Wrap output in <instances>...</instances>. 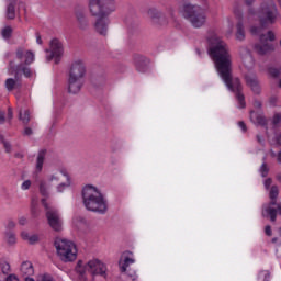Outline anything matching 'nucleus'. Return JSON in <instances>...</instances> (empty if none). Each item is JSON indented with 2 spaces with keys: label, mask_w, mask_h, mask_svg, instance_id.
Masks as SVG:
<instances>
[{
  "label": "nucleus",
  "mask_w": 281,
  "mask_h": 281,
  "mask_svg": "<svg viewBox=\"0 0 281 281\" xmlns=\"http://www.w3.org/2000/svg\"><path fill=\"white\" fill-rule=\"evenodd\" d=\"M42 204L46 210V218L49 227L54 232H63V217H60V213L58 212V210L54 209L53 206H49L45 199L42 200Z\"/></svg>",
  "instance_id": "9b49d317"
},
{
  "label": "nucleus",
  "mask_w": 281,
  "mask_h": 281,
  "mask_svg": "<svg viewBox=\"0 0 281 281\" xmlns=\"http://www.w3.org/2000/svg\"><path fill=\"white\" fill-rule=\"evenodd\" d=\"M20 120L23 122V124L30 123V111L27 110H21L20 111Z\"/></svg>",
  "instance_id": "7c9ffc66"
},
{
  "label": "nucleus",
  "mask_w": 281,
  "mask_h": 281,
  "mask_svg": "<svg viewBox=\"0 0 281 281\" xmlns=\"http://www.w3.org/2000/svg\"><path fill=\"white\" fill-rule=\"evenodd\" d=\"M21 273L23 276H32L34 273V266H32V262L30 261H24L21 265Z\"/></svg>",
  "instance_id": "393cba45"
},
{
  "label": "nucleus",
  "mask_w": 281,
  "mask_h": 281,
  "mask_svg": "<svg viewBox=\"0 0 281 281\" xmlns=\"http://www.w3.org/2000/svg\"><path fill=\"white\" fill-rule=\"evenodd\" d=\"M134 65L136 69H150L153 61L144 55H134Z\"/></svg>",
  "instance_id": "a211bd4d"
},
{
  "label": "nucleus",
  "mask_w": 281,
  "mask_h": 281,
  "mask_svg": "<svg viewBox=\"0 0 281 281\" xmlns=\"http://www.w3.org/2000/svg\"><path fill=\"white\" fill-rule=\"evenodd\" d=\"M261 30H262L261 27L252 26V27L250 29V32H251V34H254V35L256 36V35H258V34H260Z\"/></svg>",
  "instance_id": "ea45409f"
},
{
  "label": "nucleus",
  "mask_w": 281,
  "mask_h": 281,
  "mask_svg": "<svg viewBox=\"0 0 281 281\" xmlns=\"http://www.w3.org/2000/svg\"><path fill=\"white\" fill-rule=\"evenodd\" d=\"M76 272L81 280H87V273H90L92 278H95V276H103L105 278L106 266L99 259H91L88 262L79 260L76 266Z\"/></svg>",
  "instance_id": "20e7f679"
},
{
  "label": "nucleus",
  "mask_w": 281,
  "mask_h": 281,
  "mask_svg": "<svg viewBox=\"0 0 281 281\" xmlns=\"http://www.w3.org/2000/svg\"><path fill=\"white\" fill-rule=\"evenodd\" d=\"M239 128H241L243 133H247V125H245V122L240 121L238 123Z\"/></svg>",
  "instance_id": "37998d69"
},
{
  "label": "nucleus",
  "mask_w": 281,
  "mask_h": 281,
  "mask_svg": "<svg viewBox=\"0 0 281 281\" xmlns=\"http://www.w3.org/2000/svg\"><path fill=\"white\" fill-rule=\"evenodd\" d=\"M55 249L58 258H60L63 262H74V260L78 258V248L76 244L69 239H55Z\"/></svg>",
  "instance_id": "423d86ee"
},
{
  "label": "nucleus",
  "mask_w": 281,
  "mask_h": 281,
  "mask_svg": "<svg viewBox=\"0 0 281 281\" xmlns=\"http://www.w3.org/2000/svg\"><path fill=\"white\" fill-rule=\"evenodd\" d=\"M75 19L78 30L85 31L89 30V18H87V12L85 7L77 5L75 8Z\"/></svg>",
  "instance_id": "2eb2a0df"
},
{
  "label": "nucleus",
  "mask_w": 281,
  "mask_h": 281,
  "mask_svg": "<svg viewBox=\"0 0 281 281\" xmlns=\"http://www.w3.org/2000/svg\"><path fill=\"white\" fill-rule=\"evenodd\" d=\"M24 135H32V128L25 127Z\"/></svg>",
  "instance_id": "603ef678"
},
{
  "label": "nucleus",
  "mask_w": 281,
  "mask_h": 281,
  "mask_svg": "<svg viewBox=\"0 0 281 281\" xmlns=\"http://www.w3.org/2000/svg\"><path fill=\"white\" fill-rule=\"evenodd\" d=\"M19 86V83L16 82V80L9 78L5 81V87L9 91H14V89H16V87Z\"/></svg>",
  "instance_id": "2f4dec72"
},
{
  "label": "nucleus",
  "mask_w": 281,
  "mask_h": 281,
  "mask_svg": "<svg viewBox=\"0 0 281 281\" xmlns=\"http://www.w3.org/2000/svg\"><path fill=\"white\" fill-rule=\"evenodd\" d=\"M265 232L267 236H271V226H266Z\"/></svg>",
  "instance_id": "09e8293b"
},
{
  "label": "nucleus",
  "mask_w": 281,
  "mask_h": 281,
  "mask_svg": "<svg viewBox=\"0 0 281 281\" xmlns=\"http://www.w3.org/2000/svg\"><path fill=\"white\" fill-rule=\"evenodd\" d=\"M263 184H265V188L269 190V188L271 187V179H267Z\"/></svg>",
  "instance_id": "de8ad7c7"
},
{
  "label": "nucleus",
  "mask_w": 281,
  "mask_h": 281,
  "mask_svg": "<svg viewBox=\"0 0 281 281\" xmlns=\"http://www.w3.org/2000/svg\"><path fill=\"white\" fill-rule=\"evenodd\" d=\"M8 281H19V277H16L15 274H10L8 278H7Z\"/></svg>",
  "instance_id": "a18cd8bd"
},
{
  "label": "nucleus",
  "mask_w": 281,
  "mask_h": 281,
  "mask_svg": "<svg viewBox=\"0 0 281 281\" xmlns=\"http://www.w3.org/2000/svg\"><path fill=\"white\" fill-rule=\"evenodd\" d=\"M247 5H251L254 3V0H246Z\"/></svg>",
  "instance_id": "bf43d9fd"
},
{
  "label": "nucleus",
  "mask_w": 281,
  "mask_h": 281,
  "mask_svg": "<svg viewBox=\"0 0 281 281\" xmlns=\"http://www.w3.org/2000/svg\"><path fill=\"white\" fill-rule=\"evenodd\" d=\"M82 201L86 210L95 212L97 214H106L109 210V201L100 189L91 184H87L82 189Z\"/></svg>",
  "instance_id": "7ed1b4c3"
},
{
  "label": "nucleus",
  "mask_w": 281,
  "mask_h": 281,
  "mask_svg": "<svg viewBox=\"0 0 281 281\" xmlns=\"http://www.w3.org/2000/svg\"><path fill=\"white\" fill-rule=\"evenodd\" d=\"M269 278H271V274L267 270H262L258 274V281H269Z\"/></svg>",
  "instance_id": "473e14b6"
},
{
  "label": "nucleus",
  "mask_w": 281,
  "mask_h": 281,
  "mask_svg": "<svg viewBox=\"0 0 281 281\" xmlns=\"http://www.w3.org/2000/svg\"><path fill=\"white\" fill-rule=\"evenodd\" d=\"M1 269H2V273H4V274L10 273V263H8V262H2V263H1Z\"/></svg>",
  "instance_id": "c9c22d12"
},
{
  "label": "nucleus",
  "mask_w": 281,
  "mask_h": 281,
  "mask_svg": "<svg viewBox=\"0 0 281 281\" xmlns=\"http://www.w3.org/2000/svg\"><path fill=\"white\" fill-rule=\"evenodd\" d=\"M273 124H280L281 123V115L276 114L272 119Z\"/></svg>",
  "instance_id": "79ce46f5"
},
{
  "label": "nucleus",
  "mask_w": 281,
  "mask_h": 281,
  "mask_svg": "<svg viewBox=\"0 0 281 281\" xmlns=\"http://www.w3.org/2000/svg\"><path fill=\"white\" fill-rule=\"evenodd\" d=\"M260 173H261V177H267V175H269V168H267L266 164L261 165Z\"/></svg>",
  "instance_id": "e433bc0d"
},
{
  "label": "nucleus",
  "mask_w": 281,
  "mask_h": 281,
  "mask_svg": "<svg viewBox=\"0 0 281 281\" xmlns=\"http://www.w3.org/2000/svg\"><path fill=\"white\" fill-rule=\"evenodd\" d=\"M128 277H130L131 280H133V281L137 280V273H135V272L128 273Z\"/></svg>",
  "instance_id": "8fccbe9b"
},
{
  "label": "nucleus",
  "mask_w": 281,
  "mask_h": 281,
  "mask_svg": "<svg viewBox=\"0 0 281 281\" xmlns=\"http://www.w3.org/2000/svg\"><path fill=\"white\" fill-rule=\"evenodd\" d=\"M271 77H272V78H278V72H276V71H274V72H271Z\"/></svg>",
  "instance_id": "052dcab7"
},
{
  "label": "nucleus",
  "mask_w": 281,
  "mask_h": 281,
  "mask_svg": "<svg viewBox=\"0 0 281 281\" xmlns=\"http://www.w3.org/2000/svg\"><path fill=\"white\" fill-rule=\"evenodd\" d=\"M278 16V9L276 8V3L270 2L269 4H262L261 11L259 13V21L261 23V27H267L276 23V18Z\"/></svg>",
  "instance_id": "f8f14e48"
},
{
  "label": "nucleus",
  "mask_w": 281,
  "mask_h": 281,
  "mask_svg": "<svg viewBox=\"0 0 281 281\" xmlns=\"http://www.w3.org/2000/svg\"><path fill=\"white\" fill-rule=\"evenodd\" d=\"M246 83L250 87L251 91L257 95L260 93V83L258 82V78L256 76H246Z\"/></svg>",
  "instance_id": "412c9836"
},
{
  "label": "nucleus",
  "mask_w": 281,
  "mask_h": 281,
  "mask_svg": "<svg viewBox=\"0 0 281 281\" xmlns=\"http://www.w3.org/2000/svg\"><path fill=\"white\" fill-rule=\"evenodd\" d=\"M5 18L9 21H13V19H16V3L7 2Z\"/></svg>",
  "instance_id": "4be33fe9"
},
{
  "label": "nucleus",
  "mask_w": 281,
  "mask_h": 281,
  "mask_svg": "<svg viewBox=\"0 0 281 281\" xmlns=\"http://www.w3.org/2000/svg\"><path fill=\"white\" fill-rule=\"evenodd\" d=\"M279 234H280V236H281V228L279 229Z\"/></svg>",
  "instance_id": "774afa93"
},
{
  "label": "nucleus",
  "mask_w": 281,
  "mask_h": 281,
  "mask_svg": "<svg viewBox=\"0 0 281 281\" xmlns=\"http://www.w3.org/2000/svg\"><path fill=\"white\" fill-rule=\"evenodd\" d=\"M7 3H16L18 0H5Z\"/></svg>",
  "instance_id": "680f3d73"
},
{
  "label": "nucleus",
  "mask_w": 281,
  "mask_h": 281,
  "mask_svg": "<svg viewBox=\"0 0 281 281\" xmlns=\"http://www.w3.org/2000/svg\"><path fill=\"white\" fill-rule=\"evenodd\" d=\"M182 14L184 19L191 23L193 27H203L207 21V16L205 15V11L199 5L193 4H183Z\"/></svg>",
  "instance_id": "0eeeda50"
},
{
  "label": "nucleus",
  "mask_w": 281,
  "mask_h": 281,
  "mask_svg": "<svg viewBox=\"0 0 281 281\" xmlns=\"http://www.w3.org/2000/svg\"><path fill=\"white\" fill-rule=\"evenodd\" d=\"M196 54H199V56H201V50H200V49H196Z\"/></svg>",
  "instance_id": "69168bd1"
},
{
  "label": "nucleus",
  "mask_w": 281,
  "mask_h": 281,
  "mask_svg": "<svg viewBox=\"0 0 281 281\" xmlns=\"http://www.w3.org/2000/svg\"><path fill=\"white\" fill-rule=\"evenodd\" d=\"M45 52L46 63H52L54 60L55 65H59L65 54V47L63 46V42H60V40L53 38L49 42V48H47Z\"/></svg>",
  "instance_id": "9d476101"
},
{
  "label": "nucleus",
  "mask_w": 281,
  "mask_h": 281,
  "mask_svg": "<svg viewBox=\"0 0 281 281\" xmlns=\"http://www.w3.org/2000/svg\"><path fill=\"white\" fill-rule=\"evenodd\" d=\"M69 186H71V178L68 176L56 187V191L59 193L65 192Z\"/></svg>",
  "instance_id": "bb28decb"
},
{
  "label": "nucleus",
  "mask_w": 281,
  "mask_h": 281,
  "mask_svg": "<svg viewBox=\"0 0 281 281\" xmlns=\"http://www.w3.org/2000/svg\"><path fill=\"white\" fill-rule=\"evenodd\" d=\"M19 225H27V218L22 216L19 218Z\"/></svg>",
  "instance_id": "c03bdc74"
},
{
  "label": "nucleus",
  "mask_w": 281,
  "mask_h": 281,
  "mask_svg": "<svg viewBox=\"0 0 281 281\" xmlns=\"http://www.w3.org/2000/svg\"><path fill=\"white\" fill-rule=\"evenodd\" d=\"M12 26H4L1 31L2 34V38H4L5 41H8L9 38H12Z\"/></svg>",
  "instance_id": "c756f323"
},
{
  "label": "nucleus",
  "mask_w": 281,
  "mask_h": 281,
  "mask_svg": "<svg viewBox=\"0 0 281 281\" xmlns=\"http://www.w3.org/2000/svg\"><path fill=\"white\" fill-rule=\"evenodd\" d=\"M279 190L278 187L273 186L270 189V203L269 206L265 207L262 211V216H269L272 223H276L278 214L281 216V203H278Z\"/></svg>",
  "instance_id": "1a4fd4ad"
},
{
  "label": "nucleus",
  "mask_w": 281,
  "mask_h": 281,
  "mask_svg": "<svg viewBox=\"0 0 281 281\" xmlns=\"http://www.w3.org/2000/svg\"><path fill=\"white\" fill-rule=\"evenodd\" d=\"M135 258L133 257V252H124L121 257V260L119 261L120 270L122 273H126V270L131 265H134Z\"/></svg>",
  "instance_id": "f3484780"
},
{
  "label": "nucleus",
  "mask_w": 281,
  "mask_h": 281,
  "mask_svg": "<svg viewBox=\"0 0 281 281\" xmlns=\"http://www.w3.org/2000/svg\"><path fill=\"white\" fill-rule=\"evenodd\" d=\"M5 240L8 245H16V234L14 232H7L5 233Z\"/></svg>",
  "instance_id": "c85d7f7f"
},
{
  "label": "nucleus",
  "mask_w": 281,
  "mask_h": 281,
  "mask_svg": "<svg viewBox=\"0 0 281 281\" xmlns=\"http://www.w3.org/2000/svg\"><path fill=\"white\" fill-rule=\"evenodd\" d=\"M250 120L254 122V124H258L260 126H265V124H267V119L256 112L250 113Z\"/></svg>",
  "instance_id": "b1692460"
},
{
  "label": "nucleus",
  "mask_w": 281,
  "mask_h": 281,
  "mask_svg": "<svg viewBox=\"0 0 281 281\" xmlns=\"http://www.w3.org/2000/svg\"><path fill=\"white\" fill-rule=\"evenodd\" d=\"M31 186H32V181L25 180V181L21 184V190H30Z\"/></svg>",
  "instance_id": "4c0bfd02"
},
{
  "label": "nucleus",
  "mask_w": 281,
  "mask_h": 281,
  "mask_svg": "<svg viewBox=\"0 0 281 281\" xmlns=\"http://www.w3.org/2000/svg\"><path fill=\"white\" fill-rule=\"evenodd\" d=\"M85 85V72L82 71H71L68 78V92L76 95L80 93V89Z\"/></svg>",
  "instance_id": "4468645a"
},
{
  "label": "nucleus",
  "mask_w": 281,
  "mask_h": 281,
  "mask_svg": "<svg viewBox=\"0 0 281 281\" xmlns=\"http://www.w3.org/2000/svg\"><path fill=\"white\" fill-rule=\"evenodd\" d=\"M235 36L237 41H243L245 38V26L243 25V22H239L237 24V31Z\"/></svg>",
  "instance_id": "cd10ccee"
},
{
  "label": "nucleus",
  "mask_w": 281,
  "mask_h": 281,
  "mask_svg": "<svg viewBox=\"0 0 281 281\" xmlns=\"http://www.w3.org/2000/svg\"><path fill=\"white\" fill-rule=\"evenodd\" d=\"M257 139H258V142L261 144L262 138H261L259 135L257 136Z\"/></svg>",
  "instance_id": "e2e57ef3"
},
{
  "label": "nucleus",
  "mask_w": 281,
  "mask_h": 281,
  "mask_svg": "<svg viewBox=\"0 0 281 281\" xmlns=\"http://www.w3.org/2000/svg\"><path fill=\"white\" fill-rule=\"evenodd\" d=\"M279 87L281 88V79H280V81H279Z\"/></svg>",
  "instance_id": "338daca9"
},
{
  "label": "nucleus",
  "mask_w": 281,
  "mask_h": 281,
  "mask_svg": "<svg viewBox=\"0 0 281 281\" xmlns=\"http://www.w3.org/2000/svg\"><path fill=\"white\" fill-rule=\"evenodd\" d=\"M277 179H278V181L281 182V173H279V175L277 176Z\"/></svg>",
  "instance_id": "0e129e2a"
},
{
  "label": "nucleus",
  "mask_w": 281,
  "mask_h": 281,
  "mask_svg": "<svg viewBox=\"0 0 281 281\" xmlns=\"http://www.w3.org/2000/svg\"><path fill=\"white\" fill-rule=\"evenodd\" d=\"M87 63L82 59H76L70 66V71H87Z\"/></svg>",
  "instance_id": "5701e85b"
},
{
  "label": "nucleus",
  "mask_w": 281,
  "mask_h": 281,
  "mask_svg": "<svg viewBox=\"0 0 281 281\" xmlns=\"http://www.w3.org/2000/svg\"><path fill=\"white\" fill-rule=\"evenodd\" d=\"M15 58L20 61L16 63V60H11L9 63V69H11V71H31L32 68H30V65H33L36 60V53L23 47H18L15 49Z\"/></svg>",
  "instance_id": "39448f33"
},
{
  "label": "nucleus",
  "mask_w": 281,
  "mask_h": 281,
  "mask_svg": "<svg viewBox=\"0 0 281 281\" xmlns=\"http://www.w3.org/2000/svg\"><path fill=\"white\" fill-rule=\"evenodd\" d=\"M36 44L43 45V40L41 38V34L36 33Z\"/></svg>",
  "instance_id": "49530a36"
},
{
  "label": "nucleus",
  "mask_w": 281,
  "mask_h": 281,
  "mask_svg": "<svg viewBox=\"0 0 281 281\" xmlns=\"http://www.w3.org/2000/svg\"><path fill=\"white\" fill-rule=\"evenodd\" d=\"M5 122V113H0V124Z\"/></svg>",
  "instance_id": "3c124183"
},
{
  "label": "nucleus",
  "mask_w": 281,
  "mask_h": 281,
  "mask_svg": "<svg viewBox=\"0 0 281 281\" xmlns=\"http://www.w3.org/2000/svg\"><path fill=\"white\" fill-rule=\"evenodd\" d=\"M276 102H278V98L277 97H272L270 99V103L276 104Z\"/></svg>",
  "instance_id": "5fc2aeb1"
},
{
  "label": "nucleus",
  "mask_w": 281,
  "mask_h": 281,
  "mask_svg": "<svg viewBox=\"0 0 281 281\" xmlns=\"http://www.w3.org/2000/svg\"><path fill=\"white\" fill-rule=\"evenodd\" d=\"M147 16L150 19L153 25H164V23H166V16L164 13L155 8L147 10Z\"/></svg>",
  "instance_id": "dca6fc26"
},
{
  "label": "nucleus",
  "mask_w": 281,
  "mask_h": 281,
  "mask_svg": "<svg viewBox=\"0 0 281 281\" xmlns=\"http://www.w3.org/2000/svg\"><path fill=\"white\" fill-rule=\"evenodd\" d=\"M8 117H9V120H12V109L8 110Z\"/></svg>",
  "instance_id": "6e6d98bb"
},
{
  "label": "nucleus",
  "mask_w": 281,
  "mask_h": 281,
  "mask_svg": "<svg viewBox=\"0 0 281 281\" xmlns=\"http://www.w3.org/2000/svg\"><path fill=\"white\" fill-rule=\"evenodd\" d=\"M220 78H222L223 82L226 85L229 91H234L236 93V99L238 101V108L245 109V94L240 93L243 90V86H240V79L232 76L231 71H220Z\"/></svg>",
  "instance_id": "6e6552de"
},
{
  "label": "nucleus",
  "mask_w": 281,
  "mask_h": 281,
  "mask_svg": "<svg viewBox=\"0 0 281 281\" xmlns=\"http://www.w3.org/2000/svg\"><path fill=\"white\" fill-rule=\"evenodd\" d=\"M277 159H278V162L281 164V151H279Z\"/></svg>",
  "instance_id": "4d7b16f0"
},
{
  "label": "nucleus",
  "mask_w": 281,
  "mask_h": 281,
  "mask_svg": "<svg viewBox=\"0 0 281 281\" xmlns=\"http://www.w3.org/2000/svg\"><path fill=\"white\" fill-rule=\"evenodd\" d=\"M75 225L77 227H82L85 225H87V220H85V217H78L76 221H75Z\"/></svg>",
  "instance_id": "f704fd0d"
},
{
  "label": "nucleus",
  "mask_w": 281,
  "mask_h": 281,
  "mask_svg": "<svg viewBox=\"0 0 281 281\" xmlns=\"http://www.w3.org/2000/svg\"><path fill=\"white\" fill-rule=\"evenodd\" d=\"M21 238L30 243V245H34V243H38V236L30 235L26 231L21 232Z\"/></svg>",
  "instance_id": "a878e982"
},
{
  "label": "nucleus",
  "mask_w": 281,
  "mask_h": 281,
  "mask_svg": "<svg viewBox=\"0 0 281 281\" xmlns=\"http://www.w3.org/2000/svg\"><path fill=\"white\" fill-rule=\"evenodd\" d=\"M260 44L255 45V49L257 54L260 56H265V54H269V52H274L276 46L273 44L269 43L276 41V34L272 33V31H269L267 35L261 34L259 37Z\"/></svg>",
  "instance_id": "ddd939ff"
},
{
  "label": "nucleus",
  "mask_w": 281,
  "mask_h": 281,
  "mask_svg": "<svg viewBox=\"0 0 281 281\" xmlns=\"http://www.w3.org/2000/svg\"><path fill=\"white\" fill-rule=\"evenodd\" d=\"M69 177V173L58 171L48 177L47 183L48 186H58L60 182L65 181Z\"/></svg>",
  "instance_id": "6ab92c4d"
},
{
  "label": "nucleus",
  "mask_w": 281,
  "mask_h": 281,
  "mask_svg": "<svg viewBox=\"0 0 281 281\" xmlns=\"http://www.w3.org/2000/svg\"><path fill=\"white\" fill-rule=\"evenodd\" d=\"M47 157V149H40L35 160V172H43V166Z\"/></svg>",
  "instance_id": "aec40b11"
},
{
  "label": "nucleus",
  "mask_w": 281,
  "mask_h": 281,
  "mask_svg": "<svg viewBox=\"0 0 281 281\" xmlns=\"http://www.w3.org/2000/svg\"><path fill=\"white\" fill-rule=\"evenodd\" d=\"M14 227H16V222H14L13 220H8L7 229H14Z\"/></svg>",
  "instance_id": "58836bf2"
},
{
  "label": "nucleus",
  "mask_w": 281,
  "mask_h": 281,
  "mask_svg": "<svg viewBox=\"0 0 281 281\" xmlns=\"http://www.w3.org/2000/svg\"><path fill=\"white\" fill-rule=\"evenodd\" d=\"M23 76L24 78H30L32 76V71H24Z\"/></svg>",
  "instance_id": "864d4df0"
},
{
  "label": "nucleus",
  "mask_w": 281,
  "mask_h": 281,
  "mask_svg": "<svg viewBox=\"0 0 281 281\" xmlns=\"http://www.w3.org/2000/svg\"><path fill=\"white\" fill-rule=\"evenodd\" d=\"M40 192L41 194H43L45 196V194H47V189L45 188V182H42L40 184Z\"/></svg>",
  "instance_id": "a19ab883"
},
{
  "label": "nucleus",
  "mask_w": 281,
  "mask_h": 281,
  "mask_svg": "<svg viewBox=\"0 0 281 281\" xmlns=\"http://www.w3.org/2000/svg\"><path fill=\"white\" fill-rule=\"evenodd\" d=\"M277 143L281 145V134L277 136Z\"/></svg>",
  "instance_id": "13d9d810"
},
{
  "label": "nucleus",
  "mask_w": 281,
  "mask_h": 281,
  "mask_svg": "<svg viewBox=\"0 0 281 281\" xmlns=\"http://www.w3.org/2000/svg\"><path fill=\"white\" fill-rule=\"evenodd\" d=\"M207 54L214 61L217 71H232V55L229 47L216 33L207 36Z\"/></svg>",
  "instance_id": "f03ea898"
},
{
  "label": "nucleus",
  "mask_w": 281,
  "mask_h": 281,
  "mask_svg": "<svg viewBox=\"0 0 281 281\" xmlns=\"http://www.w3.org/2000/svg\"><path fill=\"white\" fill-rule=\"evenodd\" d=\"M117 5L115 0H89L88 10L91 16H94L97 21L94 22V30L100 36H106L109 34V25L111 21L109 15L113 14Z\"/></svg>",
  "instance_id": "f257e3e1"
},
{
  "label": "nucleus",
  "mask_w": 281,
  "mask_h": 281,
  "mask_svg": "<svg viewBox=\"0 0 281 281\" xmlns=\"http://www.w3.org/2000/svg\"><path fill=\"white\" fill-rule=\"evenodd\" d=\"M0 139L3 144V147L5 148L7 153H12V145L8 140H5L2 136H0Z\"/></svg>",
  "instance_id": "72a5a7b5"
}]
</instances>
